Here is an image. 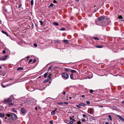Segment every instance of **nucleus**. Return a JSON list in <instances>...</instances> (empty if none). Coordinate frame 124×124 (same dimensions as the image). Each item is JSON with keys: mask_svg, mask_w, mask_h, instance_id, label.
Segmentation results:
<instances>
[{"mask_svg": "<svg viewBox=\"0 0 124 124\" xmlns=\"http://www.w3.org/2000/svg\"><path fill=\"white\" fill-rule=\"evenodd\" d=\"M4 103L8 104L9 107H11L13 105V103H12V100L10 98L5 100L4 101Z\"/></svg>", "mask_w": 124, "mask_h": 124, "instance_id": "nucleus-1", "label": "nucleus"}, {"mask_svg": "<svg viewBox=\"0 0 124 124\" xmlns=\"http://www.w3.org/2000/svg\"><path fill=\"white\" fill-rule=\"evenodd\" d=\"M7 115L8 117H10L11 118L14 120H16L17 117V116L16 114L12 113H10V114H7Z\"/></svg>", "mask_w": 124, "mask_h": 124, "instance_id": "nucleus-2", "label": "nucleus"}, {"mask_svg": "<svg viewBox=\"0 0 124 124\" xmlns=\"http://www.w3.org/2000/svg\"><path fill=\"white\" fill-rule=\"evenodd\" d=\"M62 77L64 79L66 80L67 79L69 78V75L68 74L63 72L62 74Z\"/></svg>", "mask_w": 124, "mask_h": 124, "instance_id": "nucleus-3", "label": "nucleus"}, {"mask_svg": "<svg viewBox=\"0 0 124 124\" xmlns=\"http://www.w3.org/2000/svg\"><path fill=\"white\" fill-rule=\"evenodd\" d=\"M104 21L105 22H103L101 24L102 25L106 26L109 24V21L108 19V20L107 19H105Z\"/></svg>", "mask_w": 124, "mask_h": 124, "instance_id": "nucleus-4", "label": "nucleus"}, {"mask_svg": "<svg viewBox=\"0 0 124 124\" xmlns=\"http://www.w3.org/2000/svg\"><path fill=\"white\" fill-rule=\"evenodd\" d=\"M105 16H100L97 18V19L99 21H101L105 19Z\"/></svg>", "mask_w": 124, "mask_h": 124, "instance_id": "nucleus-5", "label": "nucleus"}, {"mask_svg": "<svg viewBox=\"0 0 124 124\" xmlns=\"http://www.w3.org/2000/svg\"><path fill=\"white\" fill-rule=\"evenodd\" d=\"M70 119L71 121H69V124H73L74 123V122H76V121L73 119H72V118H70Z\"/></svg>", "mask_w": 124, "mask_h": 124, "instance_id": "nucleus-6", "label": "nucleus"}, {"mask_svg": "<svg viewBox=\"0 0 124 124\" xmlns=\"http://www.w3.org/2000/svg\"><path fill=\"white\" fill-rule=\"evenodd\" d=\"M88 112L91 114H92L94 113L93 109L92 108H90Z\"/></svg>", "mask_w": 124, "mask_h": 124, "instance_id": "nucleus-7", "label": "nucleus"}, {"mask_svg": "<svg viewBox=\"0 0 124 124\" xmlns=\"http://www.w3.org/2000/svg\"><path fill=\"white\" fill-rule=\"evenodd\" d=\"M51 74H50L47 77V79L46 80V82H48L51 79Z\"/></svg>", "mask_w": 124, "mask_h": 124, "instance_id": "nucleus-8", "label": "nucleus"}, {"mask_svg": "<svg viewBox=\"0 0 124 124\" xmlns=\"http://www.w3.org/2000/svg\"><path fill=\"white\" fill-rule=\"evenodd\" d=\"M6 74V73L5 71H2V70H0V75L4 76Z\"/></svg>", "mask_w": 124, "mask_h": 124, "instance_id": "nucleus-9", "label": "nucleus"}, {"mask_svg": "<svg viewBox=\"0 0 124 124\" xmlns=\"http://www.w3.org/2000/svg\"><path fill=\"white\" fill-rule=\"evenodd\" d=\"M7 57H8L7 55H6L5 56H4L3 57L0 58V60H5L6 59V58Z\"/></svg>", "mask_w": 124, "mask_h": 124, "instance_id": "nucleus-10", "label": "nucleus"}, {"mask_svg": "<svg viewBox=\"0 0 124 124\" xmlns=\"http://www.w3.org/2000/svg\"><path fill=\"white\" fill-rule=\"evenodd\" d=\"M121 120L124 121V119L122 116L118 115H116Z\"/></svg>", "mask_w": 124, "mask_h": 124, "instance_id": "nucleus-11", "label": "nucleus"}, {"mask_svg": "<svg viewBox=\"0 0 124 124\" xmlns=\"http://www.w3.org/2000/svg\"><path fill=\"white\" fill-rule=\"evenodd\" d=\"M21 111L22 113L24 114L25 113V109L24 108H22Z\"/></svg>", "mask_w": 124, "mask_h": 124, "instance_id": "nucleus-12", "label": "nucleus"}, {"mask_svg": "<svg viewBox=\"0 0 124 124\" xmlns=\"http://www.w3.org/2000/svg\"><path fill=\"white\" fill-rule=\"evenodd\" d=\"M2 9L4 11L6 12H7V9L5 6H3Z\"/></svg>", "mask_w": 124, "mask_h": 124, "instance_id": "nucleus-13", "label": "nucleus"}, {"mask_svg": "<svg viewBox=\"0 0 124 124\" xmlns=\"http://www.w3.org/2000/svg\"><path fill=\"white\" fill-rule=\"evenodd\" d=\"M16 109V108H12L11 111L16 113V112H17V111Z\"/></svg>", "mask_w": 124, "mask_h": 124, "instance_id": "nucleus-14", "label": "nucleus"}, {"mask_svg": "<svg viewBox=\"0 0 124 124\" xmlns=\"http://www.w3.org/2000/svg\"><path fill=\"white\" fill-rule=\"evenodd\" d=\"M64 121L65 123L69 124V121L67 119H64Z\"/></svg>", "mask_w": 124, "mask_h": 124, "instance_id": "nucleus-15", "label": "nucleus"}, {"mask_svg": "<svg viewBox=\"0 0 124 124\" xmlns=\"http://www.w3.org/2000/svg\"><path fill=\"white\" fill-rule=\"evenodd\" d=\"M62 41L67 44H68L69 43L68 40H63Z\"/></svg>", "mask_w": 124, "mask_h": 124, "instance_id": "nucleus-16", "label": "nucleus"}, {"mask_svg": "<svg viewBox=\"0 0 124 124\" xmlns=\"http://www.w3.org/2000/svg\"><path fill=\"white\" fill-rule=\"evenodd\" d=\"M95 47L97 48H102L103 47V46H101L100 45H96L95 46Z\"/></svg>", "mask_w": 124, "mask_h": 124, "instance_id": "nucleus-17", "label": "nucleus"}, {"mask_svg": "<svg viewBox=\"0 0 124 124\" xmlns=\"http://www.w3.org/2000/svg\"><path fill=\"white\" fill-rule=\"evenodd\" d=\"M1 32L3 34H5L7 36H8V35L7 33L5 31H2Z\"/></svg>", "mask_w": 124, "mask_h": 124, "instance_id": "nucleus-18", "label": "nucleus"}, {"mask_svg": "<svg viewBox=\"0 0 124 124\" xmlns=\"http://www.w3.org/2000/svg\"><path fill=\"white\" fill-rule=\"evenodd\" d=\"M23 69V67H19L17 68V70H21Z\"/></svg>", "mask_w": 124, "mask_h": 124, "instance_id": "nucleus-19", "label": "nucleus"}, {"mask_svg": "<svg viewBox=\"0 0 124 124\" xmlns=\"http://www.w3.org/2000/svg\"><path fill=\"white\" fill-rule=\"evenodd\" d=\"M55 114V110H53L51 112V114L52 115H54Z\"/></svg>", "mask_w": 124, "mask_h": 124, "instance_id": "nucleus-20", "label": "nucleus"}, {"mask_svg": "<svg viewBox=\"0 0 124 124\" xmlns=\"http://www.w3.org/2000/svg\"><path fill=\"white\" fill-rule=\"evenodd\" d=\"M92 38L93 39H94L95 40H99V39L97 37H92Z\"/></svg>", "mask_w": 124, "mask_h": 124, "instance_id": "nucleus-21", "label": "nucleus"}, {"mask_svg": "<svg viewBox=\"0 0 124 124\" xmlns=\"http://www.w3.org/2000/svg\"><path fill=\"white\" fill-rule=\"evenodd\" d=\"M70 78L72 79H73L74 78L73 77V74L72 73L71 74L70 76Z\"/></svg>", "mask_w": 124, "mask_h": 124, "instance_id": "nucleus-22", "label": "nucleus"}, {"mask_svg": "<svg viewBox=\"0 0 124 124\" xmlns=\"http://www.w3.org/2000/svg\"><path fill=\"white\" fill-rule=\"evenodd\" d=\"M48 74V73L47 72H46L44 74V78H46L47 77Z\"/></svg>", "mask_w": 124, "mask_h": 124, "instance_id": "nucleus-23", "label": "nucleus"}, {"mask_svg": "<svg viewBox=\"0 0 124 124\" xmlns=\"http://www.w3.org/2000/svg\"><path fill=\"white\" fill-rule=\"evenodd\" d=\"M54 43H60V41L59 40H54Z\"/></svg>", "mask_w": 124, "mask_h": 124, "instance_id": "nucleus-24", "label": "nucleus"}, {"mask_svg": "<svg viewBox=\"0 0 124 124\" xmlns=\"http://www.w3.org/2000/svg\"><path fill=\"white\" fill-rule=\"evenodd\" d=\"M5 115L3 113H0V117H3Z\"/></svg>", "mask_w": 124, "mask_h": 124, "instance_id": "nucleus-25", "label": "nucleus"}, {"mask_svg": "<svg viewBox=\"0 0 124 124\" xmlns=\"http://www.w3.org/2000/svg\"><path fill=\"white\" fill-rule=\"evenodd\" d=\"M70 71L72 73L77 72V71L74 70H71Z\"/></svg>", "mask_w": 124, "mask_h": 124, "instance_id": "nucleus-26", "label": "nucleus"}, {"mask_svg": "<svg viewBox=\"0 0 124 124\" xmlns=\"http://www.w3.org/2000/svg\"><path fill=\"white\" fill-rule=\"evenodd\" d=\"M79 104L80 106H85V104L82 103H79Z\"/></svg>", "mask_w": 124, "mask_h": 124, "instance_id": "nucleus-27", "label": "nucleus"}, {"mask_svg": "<svg viewBox=\"0 0 124 124\" xmlns=\"http://www.w3.org/2000/svg\"><path fill=\"white\" fill-rule=\"evenodd\" d=\"M108 117L110 120L111 121L112 120V118L111 116L109 115H108Z\"/></svg>", "mask_w": 124, "mask_h": 124, "instance_id": "nucleus-28", "label": "nucleus"}, {"mask_svg": "<svg viewBox=\"0 0 124 124\" xmlns=\"http://www.w3.org/2000/svg\"><path fill=\"white\" fill-rule=\"evenodd\" d=\"M53 24L55 25H56V26H58L59 25V24L57 22H54L53 23Z\"/></svg>", "mask_w": 124, "mask_h": 124, "instance_id": "nucleus-29", "label": "nucleus"}, {"mask_svg": "<svg viewBox=\"0 0 124 124\" xmlns=\"http://www.w3.org/2000/svg\"><path fill=\"white\" fill-rule=\"evenodd\" d=\"M76 106L78 108H81L80 105L79 104L78 105H77Z\"/></svg>", "mask_w": 124, "mask_h": 124, "instance_id": "nucleus-30", "label": "nucleus"}, {"mask_svg": "<svg viewBox=\"0 0 124 124\" xmlns=\"http://www.w3.org/2000/svg\"><path fill=\"white\" fill-rule=\"evenodd\" d=\"M5 46V45L3 43L1 42H0V46Z\"/></svg>", "mask_w": 124, "mask_h": 124, "instance_id": "nucleus-31", "label": "nucleus"}, {"mask_svg": "<svg viewBox=\"0 0 124 124\" xmlns=\"http://www.w3.org/2000/svg\"><path fill=\"white\" fill-rule=\"evenodd\" d=\"M54 5V4H53V3H51L50 4L49 6V8L51 7H53Z\"/></svg>", "mask_w": 124, "mask_h": 124, "instance_id": "nucleus-32", "label": "nucleus"}, {"mask_svg": "<svg viewBox=\"0 0 124 124\" xmlns=\"http://www.w3.org/2000/svg\"><path fill=\"white\" fill-rule=\"evenodd\" d=\"M31 6H32L33 4V0H31Z\"/></svg>", "mask_w": 124, "mask_h": 124, "instance_id": "nucleus-33", "label": "nucleus"}, {"mask_svg": "<svg viewBox=\"0 0 124 124\" xmlns=\"http://www.w3.org/2000/svg\"><path fill=\"white\" fill-rule=\"evenodd\" d=\"M70 69H67V68H65V72H68L69 71V70H70Z\"/></svg>", "mask_w": 124, "mask_h": 124, "instance_id": "nucleus-34", "label": "nucleus"}, {"mask_svg": "<svg viewBox=\"0 0 124 124\" xmlns=\"http://www.w3.org/2000/svg\"><path fill=\"white\" fill-rule=\"evenodd\" d=\"M39 22H40V24L41 25H42L43 24V22L42 21H39Z\"/></svg>", "mask_w": 124, "mask_h": 124, "instance_id": "nucleus-35", "label": "nucleus"}, {"mask_svg": "<svg viewBox=\"0 0 124 124\" xmlns=\"http://www.w3.org/2000/svg\"><path fill=\"white\" fill-rule=\"evenodd\" d=\"M60 30L61 31H64L65 30V28L63 27Z\"/></svg>", "mask_w": 124, "mask_h": 124, "instance_id": "nucleus-36", "label": "nucleus"}, {"mask_svg": "<svg viewBox=\"0 0 124 124\" xmlns=\"http://www.w3.org/2000/svg\"><path fill=\"white\" fill-rule=\"evenodd\" d=\"M118 18L119 19H121L123 17L121 15L118 17Z\"/></svg>", "mask_w": 124, "mask_h": 124, "instance_id": "nucleus-37", "label": "nucleus"}, {"mask_svg": "<svg viewBox=\"0 0 124 124\" xmlns=\"http://www.w3.org/2000/svg\"><path fill=\"white\" fill-rule=\"evenodd\" d=\"M33 46L35 47H37L38 46V45L36 43H34L33 44Z\"/></svg>", "mask_w": 124, "mask_h": 124, "instance_id": "nucleus-38", "label": "nucleus"}, {"mask_svg": "<svg viewBox=\"0 0 124 124\" xmlns=\"http://www.w3.org/2000/svg\"><path fill=\"white\" fill-rule=\"evenodd\" d=\"M36 59H34L33 60L32 63H34L36 62Z\"/></svg>", "mask_w": 124, "mask_h": 124, "instance_id": "nucleus-39", "label": "nucleus"}, {"mask_svg": "<svg viewBox=\"0 0 124 124\" xmlns=\"http://www.w3.org/2000/svg\"><path fill=\"white\" fill-rule=\"evenodd\" d=\"M93 90L92 89H91V90H90V92L91 93H93Z\"/></svg>", "mask_w": 124, "mask_h": 124, "instance_id": "nucleus-40", "label": "nucleus"}, {"mask_svg": "<svg viewBox=\"0 0 124 124\" xmlns=\"http://www.w3.org/2000/svg\"><path fill=\"white\" fill-rule=\"evenodd\" d=\"M49 123L50 124H53V121H52V120L50 121H49Z\"/></svg>", "mask_w": 124, "mask_h": 124, "instance_id": "nucleus-41", "label": "nucleus"}, {"mask_svg": "<svg viewBox=\"0 0 124 124\" xmlns=\"http://www.w3.org/2000/svg\"><path fill=\"white\" fill-rule=\"evenodd\" d=\"M52 68V66H50L48 69V70L49 71V70H50L51 69V68Z\"/></svg>", "mask_w": 124, "mask_h": 124, "instance_id": "nucleus-42", "label": "nucleus"}, {"mask_svg": "<svg viewBox=\"0 0 124 124\" xmlns=\"http://www.w3.org/2000/svg\"><path fill=\"white\" fill-rule=\"evenodd\" d=\"M19 7H18V8H20L22 6V4H19Z\"/></svg>", "mask_w": 124, "mask_h": 124, "instance_id": "nucleus-43", "label": "nucleus"}, {"mask_svg": "<svg viewBox=\"0 0 124 124\" xmlns=\"http://www.w3.org/2000/svg\"><path fill=\"white\" fill-rule=\"evenodd\" d=\"M32 61V59H31L28 62V63L29 64V63H30Z\"/></svg>", "mask_w": 124, "mask_h": 124, "instance_id": "nucleus-44", "label": "nucleus"}, {"mask_svg": "<svg viewBox=\"0 0 124 124\" xmlns=\"http://www.w3.org/2000/svg\"><path fill=\"white\" fill-rule=\"evenodd\" d=\"M86 103L87 104H90V101H86Z\"/></svg>", "mask_w": 124, "mask_h": 124, "instance_id": "nucleus-45", "label": "nucleus"}, {"mask_svg": "<svg viewBox=\"0 0 124 124\" xmlns=\"http://www.w3.org/2000/svg\"><path fill=\"white\" fill-rule=\"evenodd\" d=\"M81 121L83 122H84L85 121V119L84 118H83L81 119Z\"/></svg>", "mask_w": 124, "mask_h": 124, "instance_id": "nucleus-46", "label": "nucleus"}, {"mask_svg": "<svg viewBox=\"0 0 124 124\" xmlns=\"http://www.w3.org/2000/svg\"><path fill=\"white\" fill-rule=\"evenodd\" d=\"M63 103V102H59V103H58V104H59L62 105Z\"/></svg>", "mask_w": 124, "mask_h": 124, "instance_id": "nucleus-47", "label": "nucleus"}, {"mask_svg": "<svg viewBox=\"0 0 124 124\" xmlns=\"http://www.w3.org/2000/svg\"><path fill=\"white\" fill-rule=\"evenodd\" d=\"M1 86L3 87L4 88L6 87V86H5V85L3 84L1 85Z\"/></svg>", "mask_w": 124, "mask_h": 124, "instance_id": "nucleus-48", "label": "nucleus"}, {"mask_svg": "<svg viewBox=\"0 0 124 124\" xmlns=\"http://www.w3.org/2000/svg\"><path fill=\"white\" fill-rule=\"evenodd\" d=\"M5 53H6V51H5V50H4L2 51V53H3V54H5Z\"/></svg>", "mask_w": 124, "mask_h": 124, "instance_id": "nucleus-49", "label": "nucleus"}, {"mask_svg": "<svg viewBox=\"0 0 124 124\" xmlns=\"http://www.w3.org/2000/svg\"><path fill=\"white\" fill-rule=\"evenodd\" d=\"M81 122H80V121H79L78 122H77L78 124H81Z\"/></svg>", "mask_w": 124, "mask_h": 124, "instance_id": "nucleus-50", "label": "nucleus"}, {"mask_svg": "<svg viewBox=\"0 0 124 124\" xmlns=\"http://www.w3.org/2000/svg\"><path fill=\"white\" fill-rule=\"evenodd\" d=\"M83 116L84 117H85L87 116L85 114H83Z\"/></svg>", "mask_w": 124, "mask_h": 124, "instance_id": "nucleus-51", "label": "nucleus"}, {"mask_svg": "<svg viewBox=\"0 0 124 124\" xmlns=\"http://www.w3.org/2000/svg\"><path fill=\"white\" fill-rule=\"evenodd\" d=\"M63 103L64 104H68V102H63Z\"/></svg>", "mask_w": 124, "mask_h": 124, "instance_id": "nucleus-52", "label": "nucleus"}, {"mask_svg": "<svg viewBox=\"0 0 124 124\" xmlns=\"http://www.w3.org/2000/svg\"><path fill=\"white\" fill-rule=\"evenodd\" d=\"M99 108H101L103 107V106H99Z\"/></svg>", "mask_w": 124, "mask_h": 124, "instance_id": "nucleus-53", "label": "nucleus"}, {"mask_svg": "<svg viewBox=\"0 0 124 124\" xmlns=\"http://www.w3.org/2000/svg\"><path fill=\"white\" fill-rule=\"evenodd\" d=\"M81 96L82 98H84L85 97V96L84 95H82Z\"/></svg>", "mask_w": 124, "mask_h": 124, "instance_id": "nucleus-54", "label": "nucleus"}, {"mask_svg": "<svg viewBox=\"0 0 124 124\" xmlns=\"http://www.w3.org/2000/svg\"><path fill=\"white\" fill-rule=\"evenodd\" d=\"M53 2L54 3H57V1L56 0H54L53 1Z\"/></svg>", "mask_w": 124, "mask_h": 124, "instance_id": "nucleus-55", "label": "nucleus"}, {"mask_svg": "<svg viewBox=\"0 0 124 124\" xmlns=\"http://www.w3.org/2000/svg\"><path fill=\"white\" fill-rule=\"evenodd\" d=\"M32 25H31V27H32V28H33V24L32 23Z\"/></svg>", "mask_w": 124, "mask_h": 124, "instance_id": "nucleus-56", "label": "nucleus"}, {"mask_svg": "<svg viewBox=\"0 0 124 124\" xmlns=\"http://www.w3.org/2000/svg\"><path fill=\"white\" fill-rule=\"evenodd\" d=\"M66 93V92H64L63 93H62L63 95H64Z\"/></svg>", "mask_w": 124, "mask_h": 124, "instance_id": "nucleus-57", "label": "nucleus"}, {"mask_svg": "<svg viewBox=\"0 0 124 124\" xmlns=\"http://www.w3.org/2000/svg\"><path fill=\"white\" fill-rule=\"evenodd\" d=\"M105 124H109V123L108 122H106L105 123Z\"/></svg>", "mask_w": 124, "mask_h": 124, "instance_id": "nucleus-58", "label": "nucleus"}, {"mask_svg": "<svg viewBox=\"0 0 124 124\" xmlns=\"http://www.w3.org/2000/svg\"><path fill=\"white\" fill-rule=\"evenodd\" d=\"M35 109L36 110H38V108H37V107H36L35 108Z\"/></svg>", "mask_w": 124, "mask_h": 124, "instance_id": "nucleus-59", "label": "nucleus"}, {"mask_svg": "<svg viewBox=\"0 0 124 124\" xmlns=\"http://www.w3.org/2000/svg\"><path fill=\"white\" fill-rule=\"evenodd\" d=\"M76 1H77V2H78L79 1V0H75Z\"/></svg>", "mask_w": 124, "mask_h": 124, "instance_id": "nucleus-60", "label": "nucleus"}, {"mask_svg": "<svg viewBox=\"0 0 124 124\" xmlns=\"http://www.w3.org/2000/svg\"><path fill=\"white\" fill-rule=\"evenodd\" d=\"M122 104L124 105V101H122Z\"/></svg>", "mask_w": 124, "mask_h": 124, "instance_id": "nucleus-61", "label": "nucleus"}, {"mask_svg": "<svg viewBox=\"0 0 124 124\" xmlns=\"http://www.w3.org/2000/svg\"><path fill=\"white\" fill-rule=\"evenodd\" d=\"M26 57H27V59H28V58H30V57L29 56H27Z\"/></svg>", "mask_w": 124, "mask_h": 124, "instance_id": "nucleus-62", "label": "nucleus"}, {"mask_svg": "<svg viewBox=\"0 0 124 124\" xmlns=\"http://www.w3.org/2000/svg\"><path fill=\"white\" fill-rule=\"evenodd\" d=\"M43 82H44L46 83V82H46V80H45V81H43Z\"/></svg>", "mask_w": 124, "mask_h": 124, "instance_id": "nucleus-63", "label": "nucleus"}, {"mask_svg": "<svg viewBox=\"0 0 124 124\" xmlns=\"http://www.w3.org/2000/svg\"><path fill=\"white\" fill-rule=\"evenodd\" d=\"M57 109V108H55V110H55V111Z\"/></svg>", "mask_w": 124, "mask_h": 124, "instance_id": "nucleus-64", "label": "nucleus"}]
</instances>
